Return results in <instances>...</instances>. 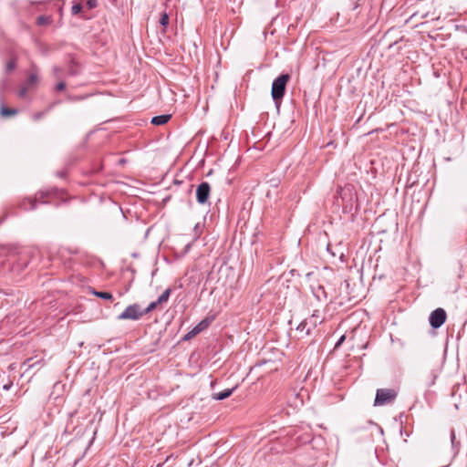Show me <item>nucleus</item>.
<instances>
[{
	"instance_id": "nucleus-1",
	"label": "nucleus",
	"mask_w": 467,
	"mask_h": 467,
	"mask_svg": "<svg viewBox=\"0 0 467 467\" xmlns=\"http://www.w3.org/2000/svg\"><path fill=\"white\" fill-rule=\"evenodd\" d=\"M289 79V74H281L273 81L271 95L275 103H278L282 100L285 92L286 84Z\"/></svg>"
},
{
	"instance_id": "nucleus-2",
	"label": "nucleus",
	"mask_w": 467,
	"mask_h": 467,
	"mask_svg": "<svg viewBox=\"0 0 467 467\" xmlns=\"http://www.w3.org/2000/svg\"><path fill=\"white\" fill-rule=\"evenodd\" d=\"M324 318L320 316L318 310H315L314 313L307 318L304 319L296 327V330L305 331L306 335H310L311 330L315 328L318 324L323 322Z\"/></svg>"
},
{
	"instance_id": "nucleus-3",
	"label": "nucleus",
	"mask_w": 467,
	"mask_h": 467,
	"mask_svg": "<svg viewBox=\"0 0 467 467\" xmlns=\"http://www.w3.org/2000/svg\"><path fill=\"white\" fill-rule=\"evenodd\" d=\"M397 397V392L392 389H379L377 390L374 400L375 406H383L391 403Z\"/></svg>"
},
{
	"instance_id": "nucleus-4",
	"label": "nucleus",
	"mask_w": 467,
	"mask_h": 467,
	"mask_svg": "<svg viewBox=\"0 0 467 467\" xmlns=\"http://www.w3.org/2000/svg\"><path fill=\"white\" fill-rule=\"evenodd\" d=\"M143 316L142 308L138 304H133L125 308V310L119 315V320H138Z\"/></svg>"
},
{
	"instance_id": "nucleus-5",
	"label": "nucleus",
	"mask_w": 467,
	"mask_h": 467,
	"mask_svg": "<svg viewBox=\"0 0 467 467\" xmlns=\"http://www.w3.org/2000/svg\"><path fill=\"white\" fill-rule=\"evenodd\" d=\"M446 312L443 308H437L433 310L429 317L430 325L432 328L441 327L446 321Z\"/></svg>"
},
{
	"instance_id": "nucleus-6",
	"label": "nucleus",
	"mask_w": 467,
	"mask_h": 467,
	"mask_svg": "<svg viewBox=\"0 0 467 467\" xmlns=\"http://www.w3.org/2000/svg\"><path fill=\"white\" fill-rule=\"evenodd\" d=\"M211 187L207 182H202L199 184L196 190L197 202L201 204L207 202L210 196Z\"/></svg>"
},
{
	"instance_id": "nucleus-7",
	"label": "nucleus",
	"mask_w": 467,
	"mask_h": 467,
	"mask_svg": "<svg viewBox=\"0 0 467 467\" xmlns=\"http://www.w3.org/2000/svg\"><path fill=\"white\" fill-rule=\"evenodd\" d=\"M40 81L38 76V67L36 65L31 66L26 80L23 83L29 90L35 88Z\"/></svg>"
},
{
	"instance_id": "nucleus-8",
	"label": "nucleus",
	"mask_w": 467,
	"mask_h": 467,
	"mask_svg": "<svg viewBox=\"0 0 467 467\" xmlns=\"http://www.w3.org/2000/svg\"><path fill=\"white\" fill-rule=\"evenodd\" d=\"M171 114L155 116L151 119L150 123L155 126L164 125L171 119Z\"/></svg>"
},
{
	"instance_id": "nucleus-9",
	"label": "nucleus",
	"mask_w": 467,
	"mask_h": 467,
	"mask_svg": "<svg viewBox=\"0 0 467 467\" xmlns=\"http://www.w3.org/2000/svg\"><path fill=\"white\" fill-rule=\"evenodd\" d=\"M450 440L451 443V449L453 451L452 458H455L460 450V442L456 441V435L454 430H451Z\"/></svg>"
},
{
	"instance_id": "nucleus-10",
	"label": "nucleus",
	"mask_w": 467,
	"mask_h": 467,
	"mask_svg": "<svg viewBox=\"0 0 467 467\" xmlns=\"http://www.w3.org/2000/svg\"><path fill=\"white\" fill-rule=\"evenodd\" d=\"M235 388L236 387L233 388V389H226L223 391L214 393L213 395V398L216 400H223L224 399H227L228 397H230L232 395V393L234 392Z\"/></svg>"
},
{
	"instance_id": "nucleus-11",
	"label": "nucleus",
	"mask_w": 467,
	"mask_h": 467,
	"mask_svg": "<svg viewBox=\"0 0 467 467\" xmlns=\"http://www.w3.org/2000/svg\"><path fill=\"white\" fill-rule=\"evenodd\" d=\"M36 202H37L36 198L34 200L31 198H28V199L24 200L21 202L20 206L24 210H34L36 207Z\"/></svg>"
},
{
	"instance_id": "nucleus-12",
	"label": "nucleus",
	"mask_w": 467,
	"mask_h": 467,
	"mask_svg": "<svg viewBox=\"0 0 467 467\" xmlns=\"http://www.w3.org/2000/svg\"><path fill=\"white\" fill-rule=\"evenodd\" d=\"M92 294L95 295L96 296L99 297V298L104 299V300H113L112 294H110L109 292L93 291Z\"/></svg>"
},
{
	"instance_id": "nucleus-13",
	"label": "nucleus",
	"mask_w": 467,
	"mask_h": 467,
	"mask_svg": "<svg viewBox=\"0 0 467 467\" xmlns=\"http://www.w3.org/2000/svg\"><path fill=\"white\" fill-rule=\"evenodd\" d=\"M52 22L51 16H40L36 18V24L38 26L49 25Z\"/></svg>"
},
{
	"instance_id": "nucleus-14",
	"label": "nucleus",
	"mask_w": 467,
	"mask_h": 467,
	"mask_svg": "<svg viewBox=\"0 0 467 467\" xmlns=\"http://www.w3.org/2000/svg\"><path fill=\"white\" fill-rule=\"evenodd\" d=\"M171 288H167L160 296L159 298L157 299V303H159L160 305H161L162 303L164 302H167L168 299H169V296L171 295Z\"/></svg>"
},
{
	"instance_id": "nucleus-15",
	"label": "nucleus",
	"mask_w": 467,
	"mask_h": 467,
	"mask_svg": "<svg viewBox=\"0 0 467 467\" xmlns=\"http://www.w3.org/2000/svg\"><path fill=\"white\" fill-rule=\"evenodd\" d=\"M17 113V110L16 109H9L3 107L1 109V115L3 117H12L15 116Z\"/></svg>"
},
{
	"instance_id": "nucleus-16",
	"label": "nucleus",
	"mask_w": 467,
	"mask_h": 467,
	"mask_svg": "<svg viewBox=\"0 0 467 467\" xmlns=\"http://www.w3.org/2000/svg\"><path fill=\"white\" fill-rule=\"evenodd\" d=\"M198 334H199L198 329H195L193 327L190 332H188L187 334H185L183 336V337L182 338V341H188V340L192 339V337H194Z\"/></svg>"
},
{
	"instance_id": "nucleus-17",
	"label": "nucleus",
	"mask_w": 467,
	"mask_h": 467,
	"mask_svg": "<svg viewBox=\"0 0 467 467\" xmlns=\"http://www.w3.org/2000/svg\"><path fill=\"white\" fill-rule=\"evenodd\" d=\"M169 21H170V16L169 15L166 13V12H163L161 16V18H160V24L163 26V27H167L168 25H169Z\"/></svg>"
},
{
	"instance_id": "nucleus-18",
	"label": "nucleus",
	"mask_w": 467,
	"mask_h": 467,
	"mask_svg": "<svg viewBox=\"0 0 467 467\" xmlns=\"http://www.w3.org/2000/svg\"><path fill=\"white\" fill-rule=\"evenodd\" d=\"M209 326V321L206 319L202 320L197 326L194 327L195 329H198V333H201Z\"/></svg>"
},
{
	"instance_id": "nucleus-19",
	"label": "nucleus",
	"mask_w": 467,
	"mask_h": 467,
	"mask_svg": "<svg viewBox=\"0 0 467 467\" xmlns=\"http://www.w3.org/2000/svg\"><path fill=\"white\" fill-rule=\"evenodd\" d=\"M82 8L83 6L79 3H75L71 7V14L76 16L81 12Z\"/></svg>"
},
{
	"instance_id": "nucleus-20",
	"label": "nucleus",
	"mask_w": 467,
	"mask_h": 467,
	"mask_svg": "<svg viewBox=\"0 0 467 467\" xmlns=\"http://www.w3.org/2000/svg\"><path fill=\"white\" fill-rule=\"evenodd\" d=\"M52 108V106H50L47 109L44 110V111H40V112H36L33 115L32 119L35 120V121H37L39 119H41L47 113V111Z\"/></svg>"
},
{
	"instance_id": "nucleus-21",
	"label": "nucleus",
	"mask_w": 467,
	"mask_h": 467,
	"mask_svg": "<svg viewBox=\"0 0 467 467\" xmlns=\"http://www.w3.org/2000/svg\"><path fill=\"white\" fill-rule=\"evenodd\" d=\"M158 305L160 304L157 303V300L151 302L145 309H142L143 316L153 310Z\"/></svg>"
},
{
	"instance_id": "nucleus-22",
	"label": "nucleus",
	"mask_w": 467,
	"mask_h": 467,
	"mask_svg": "<svg viewBox=\"0 0 467 467\" xmlns=\"http://www.w3.org/2000/svg\"><path fill=\"white\" fill-rule=\"evenodd\" d=\"M16 67V60L15 58L7 61L5 67L7 71H12Z\"/></svg>"
},
{
	"instance_id": "nucleus-23",
	"label": "nucleus",
	"mask_w": 467,
	"mask_h": 467,
	"mask_svg": "<svg viewBox=\"0 0 467 467\" xmlns=\"http://www.w3.org/2000/svg\"><path fill=\"white\" fill-rule=\"evenodd\" d=\"M28 91H29V89L24 84H22V86L18 91V96L20 98H26Z\"/></svg>"
},
{
	"instance_id": "nucleus-24",
	"label": "nucleus",
	"mask_w": 467,
	"mask_h": 467,
	"mask_svg": "<svg viewBox=\"0 0 467 467\" xmlns=\"http://www.w3.org/2000/svg\"><path fill=\"white\" fill-rule=\"evenodd\" d=\"M86 5L88 9H93L98 6V1L97 0H88L86 3Z\"/></svg>"
},
{
	"instance_id": "nucleus-25",
	"label": "nucleus",
	"mask_w": 467,
	"mask_h": 467,
	"mask_svg": "<svg viewBox=\"0 0 467 467\" xmlns=\"http://www.w3.org/2000/svg\"><path fill=\"white\" fill-rule=\"evenodd\" d=\"M56 90L57 91H63L65 88H66V84L65 82L61 81L59 83H57L55 87Z\"/></svg>"
},
{
	"instance_id": "nucleus-26",
	"label": "nucleus",
	"mask_w": 467,
	"mask_h": 467,
	"mask_svg": "<svg viewBox=\"0 0 467 467\" xmlns=\"http://www.w3.org/2000/svg\"><path fill=\"white\" fill-rule=\"evenodd\" d=\"M345 339H346V336L345 335L341 336L339 337V339L337 340V342L336 343L335 348H338L344 342Z\"/></svg>"
},
{
	"instance_id": "nucleus-27",
	"label": "nucleus",
	"mask_w": 467,
	"mask_h": 467,
	"mask_svg": "<svg viewBox=\"0 0 467 467\" xmlns=\"http://www.w3.org/2000/svg\"><path fill=\"white\" fill-rule=\"evenodd\" d=\"M53 72H54V75H55L57 78H58V73L60 72V68H59V67H55L53 68Z\"/></svg>"
},
{
	"instance_id": "nucleus-28",
	"label": "nucleus",
	"mask_w": 467,
	"mask_h": 467,
	"mask_svg": "<svg viewBox=\"0 0 467 467\" xmlns=\"http://www.w3.org/2000/svg\"><path fill=\"white\" fill-rule=\"evenodd\" d=\"M46 196L44 192H39V199H43Z\"/></svg>"
},
{
	"instance_id": "nucleus-29",
	"label": "nucleus",
	"mask_w": 467,
	"mask_h": 467,
	"mask_svg": "<svg viewBox=\"0 0 467 467\" xmlns=\"http://www.w3.org/2000/svg\"><path fill=\"white\" fill-rule=\"evenodd\" d=\"M11 385H12L11 383L8 384V385H5L4 389L7 390V389H9L11 388Z\"/></svg>"
},
{
	"instance_id": "nucleus-30",
	"label": "nucleus",
	"mask_w": 467,
	"mask_h": 467,
	"mask_svg": "<svg viewBox=\"0 0 467 467\" xmlns=\"http://www.w3.org/2000/svg\"><path fill=\"white\" fill-rule=\"evenodd\" d=\"M69 74H70V75H76V74H77V72H76V71H74V69H71V70L69 71Z\"/></svg>"
},
{
	"instance_id": "nucleus-31",
	"label": "nucleus",
	"mask_w": 467,
	"mask_h": 467,
	"mask_svg": "<svg viewBox=\"0 0 467 467\" xmlns=\"http://www.w3.org/2000/svg\"><path fill=\"white\" fill-rule=\"evenodd\" d=\"M58 175H59L60 177H63V176H64V173H62V172H61V173H59Z\"/></svg>"
}]
</instances>
